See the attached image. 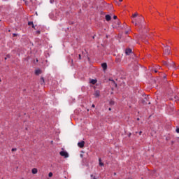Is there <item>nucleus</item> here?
Wrapping results in <instances>:
<instances>
[{
	"instance_id": "obj_1",
	"label": "nucleus",
	"mask_w": 179,
	"mask_h": 179,
	"mask_svg": "<svg viewBox=\"0 0 179 179\" xmlns=\"http://www.w3.org/2000/svg\"><path fill=\"white\" fill-rule=\"evenodd\" d=\"M145 20V18H143V16L139 15L137 19H134L132 20V23L135 24V26H139L142 22Z\"/></svg>"
},
{
	"instance_id": "obj_2",
	"label": "nucleus",
	"mask_w": 179,
	"mask_h": 179,
	"mask_svg": "<svg viewBox=\"0 0 179 179\" xmlns=\"http://www.w3.org/2000/svg\"><path fill=\"white\" fill-rule=\"evenodd\" d=\"M59 155H62L63 157L67 158L69 157V155L66 151H61Z\"/></svg>"
},
{
	"instance_id": "obj_3",
	"label": "nucleus",
	"mask_w": 179,
	"mask_h": 179,
	"mask_svg": "<svg viewBox=\"0 0 179 179\" xmlns=\"http://www.w3.org/2000/svg\"><path fill=\"white\" fill-rule=\"evenodd\" d=\"M170 52H171V48L169 46H166L164 53L166 54V55H170Z\"/></svg>"
},
{
	"instance_id": "obj_4",
	"label": "nucleus",
	"mask_w": 179,
	"mask_h": 179,
	"mask_svg": "<svg viewBox=\"0 0 179 179\" xmlns=\"http://www.w3.org/2000/svg\"><path fill=\"white\" fill-rule=\"evenodd\" d=\"M78 146L79 148H83V146H85V141L79 142V143H78Z\"/></svg>"
},
{
	"instance_id": "obj_5",
	"label": "nucleus",
	"mask_w": 179,
	"mask_h": 179,
	"mask_svg": "<svg viewBox=\"0 0 179 179\" xmlns=\"http://www.w3.org/2000/svg\"><path fill=\"white\" fill-rule=\"evenodd\" d=\"M132 52V50L131 49H127L125 51L126 55H129V54H131Z\"/></svg>"
},
{
	"instance_id": "obj_6",
	"label": "nucleus",
	"mask_w": 179,
	"mask_h": 179,
	"mask_svg": "<svg viewBox=\"0 0 179 179\" xmlns=\"http://www.w3.org/2000/svg\"><path fill=\"white\" fill-rule=\"evenodd\" d=\"M94 96H95V97H99L100 96V91H95Z\"/></svg>"
},
{
	"instance_id": "obj_7",
	"label": "nucleus",
	"mask_w": 179,
	"mask_h": 179,
	"mask_svg": "<svg viewBox=\"0 0 179 179\" xmlns=\"http://www.w3.org/2000/svg\"><path fill=\"white\" fill-rule=\"evenodd\" d=\"M38 171L37 169H36V168H34V169H32V170H31L32 174H37Z\"/></svg>"
},
{
	"instance_id": "obj_8",
	"label": "nucleus",
	"mask_w": 179,
	"mask_h": 179,
	"mask_svg": "<svg viewBox=\"0 0 179 179\" xmlns=\"http://www.w3.org/2000/svg\"><path fill=\"white\" fill-rule=\"evenodd\" d=\"M106 20H107V22H110V20H111V16H110V15H106Z\"/></svg>"
},
{
	"instance_id": "obj_9",
	"label": "nucleus",
	"mask_w": 179,
	"mask_h": 179,
	"mask_svg": "<svg viewBox=\"0 0 179 179\" xmlns=\"http://www.w3.org/2000/svg\"><path fill=\"white\" fill-rule=\"evenodd\" d=\"M35 75H41V70L40 69H36L35 71Z\"/></svg>"
},
{
	"instance_id": "obj_10",
	"label": "nucleus",
	"mask_w": 179,
	"mask_h": 179,
	"mask_svg": "<svg viewBox=\"0 0 179 179\" xmlns=\"http://www.w3.org/2000/svg\"><path fill=\"white\" fill-rule=\"evenodd\" d=\"M90 83H92V85H96V83H97V80H90Z\"/></svg>"
},
{
	"instance_id": "obj_11",
	"label": "nucleus",
	"mask_w": 179,
	"mask_h": 179,
	"mask_svg": "<svg viewBox=\"0 0 179 179\" xmlns=\"http://www.w3.org/2000/svg\"><path fill=\"white\" fill-rule=\"evenodd\" d=\"M102 68L104 70L107 69V64L106 63L102 64Z\"/></svg>"
},
{
	"instance_id": "obj_12",
	"label": "nucleus",
	"mask_w": 179,
	"mask_h": 179,
	"mask_svg": "<svg viewBox=\"0 0 179 179\" xmlns=\"http://www.w3.org/2000/svg\"><path fill=\"white\" fill-rule=\"evenodd\" d=\"M99 166H104V164L103 162H101V158L99 159Z\"/></svg>"
},
{
	"instance_id": "obj_13",
	"label": "nucleus",
	"mask_w": 179,
	"mask_h": 179,
	"mask_svg": "<svg viewBox=\"0 0 179 179\" xmlns=\"http://www.w3.org/2000/svg\"><path fill=\"white\" fill-rule=\"evenodd\" d=\"M139 15V14H138V13H135L134 14H133L132 17L133 19H135V17H138Z\"/></svg>"
},
{
	"instance_id": "obj_14",
	"label": "nucleus",
	"mask_w": 179,
	"mask_h": 179,
	"mask_svg": "<svg viewBox=\"0 0 179 179\" xmlns=\"http://www.w3.org/2000/svg\"><path fill=\"white\" fill-rule=\"evenodd\" d=\"M175 65H176V63H174V62H171L169 64V66H172V68H173Z\"/></svg>"
},
{
	"instance_id": "obj_15",
	"label": "nucleus",
	"mask_w": 179,
	"mask_h": 179,
	"mask_svg": "<svg viewBox=\"0 0 179 179\" xmlns=\"http://www.w3.org/2000/svg\"><path fill=\"white\" fill-rule=\"evenodd\" d=\"M29 26H32V27L34 29V24L33 23V22H28Z\"/></svg>"
},
{
	"instance_id": "obj_16",
	"label": "nucleus",
	"mask_w": 179,
	"mask_h": 179,
	"mask_svg": "<svg viewBox=\"0 0 179 179\" xmlns=\"http://www.w3.org/2000/svg\"><path fill=\"white\" fill-rule=\"evenodd\" d=\"M41 85H44V78H41Z\"/></svg>"
},
{
	"instance_id": "obj_17",
	"label": "nucleus",
	"mask_w": 179,
	"mask_h": 179,
	"mask_svg": "<svg viewBox=\"0 0 179 179\" xmlns=\"http://www.w3.org/2000/svg\"><path fill=\"white\" fill-rule=\"evenodd\" d=\"M111 82H113V83L115 85V87H117V84L115 83V82L114 81V80H110Z\"/></svg>"
},
{
	"instance_id": "obj_18",
	"label": "nucleus",
	"mask_w": 179,
	"mask_h": 179,
	"mask_svg": "<svg viewBox=\"0 0 179 179\" xmlns=\"http://www.w3.org/2000/svg\"><path fill=\"white\" fill-rule=\"evenodd\" d=\"M164 65H166V66H169V64L167 63V62H164Z\"/></svg>"
},
{
	"instance_id": "obj_19",
	"label": "nucleus",
	"mask_w": 179,
	"mask_h": 179,
	"mask_svg": "<svg viewBox=\"0 0 179 179\" xmlns=\"http://www.w3.org/2000/svg\"><path fill=\"white\" fill-rule=\"evenodd\" d=\"M110 104L111 106H114V101H110Z\"/></svg>"
},
{
	"instance_id": "obj_20",
	"label": "nucleus",
	"mask_w": 179,
	"mask_h": 179,
	"mask_svg": "<svg viewBox=\"0 0 179 179\" xmlns=\"http://www.w3.org/2000/svg\"><path fill=\"white\" fill-rule=\"evenodd\" d=\"M48 176H49V177H52V172H50Z\"/></svg>"
},
{
	"instance_id": "obj_21",
	"label": "nucleus",
	"mask_w": 179,
	"mask_h": 179,
	"mask_svg": "<svg viewBox=\"0 0 179 179\" xmlns=\"http://www.w3.org/2000/svg\"><path fill=\"white\" fill-rule=\"evenodd\" d=\"M12 152H16L17 149L16 148H12Z\"/></svg>"
},
{
	"instance_id": "obj_22",
	"label": "nucleus",
	"mask_w": 179,
	"mask_h": 179,
	"mask_svg": "<svg viewBox=\"0 0 179 179\" xmlns=\"http://www.w3.org/2000/svg\"><path fill=\"white\" fill-rule=\"evenodd\" d=\"M173 68H174V69H178V66H176V65L174 66Z\"/></svg>"
},
{
	"instance_id": "obj_23",
	"label": "nucleus",
	"mask_w": 179,
	"mask_h": 179,
	"mask_svg": "<svg viewBox=\"0 0 179 179\" xmlns=\"http://www.w3.org/2000/svg\"><path fill=\"white\" fill-rule=\"evenodd\" d=\"M79 59H82V56L80 55H78Z\"/></svg>"
},
{
	"instance_id": "obj_24",
	"label": "nucleus",
	"mask_w": 179,
	"mask_h": 179,
	"mask_svg": "<svg viewBox=\"0 0 179 179\" xmlns=\"http://www.w3.org/2000/svg\"><path fill=\"white\" fill-rule=\"evenodd\" d=\"M176 132L179 134V128L176 129Z\"/></svg>"
},
{
	"instance_id": "obj_25",
	"label": "nucleus",
	"mask_w": 179,
	"mask_h": 179,
	"mask_svg": "<svg viewBox=\"0 0 179 179\" xmlns=\"http://www.w3.org/2000/svg\"><path fill=\"white\" fill-rule=\"evenodd\" d=\"M13 37H16V36H17V34H13Z\"/></svg>"
},
{
	"instance_id": "obj_26",
	"label": "nucleus",
	"mask_w": 179,
	"mask_h": 179,
	"mask_svg": "<svg viewBox=\"0 0 179 179\" xmlns=\"http://www.w3.org/2000/svg\"><path fill=\"white\" fill-rule=\"evenodd\" d=\"M113 19H117V15H114Z\"/></svg>"
},
{
	"instance_id": "obj_27",
	"label": "nucleus",
	"mask_w": 179,
	"mask_h": 179,
	"mask_svg": "<svg viewBox=\"0 0 179 179\" xmlns=\"http://www.w3.org/2000/svg\"><path fill=\"white\" fill-rule=\"evenodd\" d=\"M92 107L93 108H94V107H95L94 104H92Z\"/></svg>"
},
{
	"instance_id": "obj_28",
	"label": "nucleus",
	"mask_w": 179,
	"mask_h": 179,
	"mask_svg": "<svg viewBox=\"0 0 179 179\" xmlns=\"http://www.w3.org/2000/svg\"><path fill=\"white\" fill-rule=\"evenodd\" d=\"M139 135H142V131H140V132H139Z\"/></svg>"
},
{
	"instance_id": "obj_29",
	"label": "nucleus",
	"mask_w": 179,
	"mask_h": 179,
	"mask_svg": "<svg viewBox=\"0 0 179 179\" xmlns=\"http://www.w3.org/2000/svg\"><path fill=\"white\" fill-rule=\"evenodd\" d=\"M37 33H38V34H40V31H37Z\"/></svg>"
},
{
	"instance_id": "obj_30",
	"label": "nucleus",
	"mask_w": 179,
	"mask_h": 179,
	"mask_svg": "<svg viewBox=\"0 0 179 179\" xmlns=\"http://www.w3.org/2000/svg\"><path fill=\"white\" fill-rule=\"evenodd\" d=\"M80 157H83V155L81 154V155H80Z\"/></svg>"
},
{
	"instance_id": "obj_31",
	"label": "nucleus",
	"mask_w": 179,
	"mask_h": 179,
	"mask_svg": "<svg viewBox=\"0 0 179 179\" xmlns=\"http://www.w3.org/2000/svg\"><path fill=\"white\" fill-rule=\"evenodd\" d=\"M162 67H160V66H158V69H160Z\"/></svg>"
},
{
	"instance_id": "obj_32",
	"label": "nucleus",
	"mask_w": 179,
	"mask_h": 179,
	"mask_svg": "<svg viewBox=\"0 0 179 179\" xmlns=\"http://www.w3.org/2000/svg\"><path fill=\"white\" fill-rule=\"evenodd\" d=\"M109 111H111V108H109Z\"/></svg>"
},
{
	"instance_id": "obj_33",
	"label": "nucleus",
	"mask_w": 179,
	"mask_h": 179,
	"mask_svg": "<svg viewBox=\"0 0 179 179\" xmlns=\"http://www.w3.org/2000/svg\"><path fill=\"white\" fill-rule=\"evenodd\" d=\"M120 1V2H122V0H119Z\"/></svg>"
},
{
	"instance_id": "obj_34",
	"label": "nucleus",
	"mask_w": 179,
	"mask_h": 179,
	"mask_svg": "<svg viewBox=\"0 0 179 179\" xmlns=\"http://www.w3.org/2000/svg\"><path fill=\"white\" fill-rule=\"evenodd\" d=\"M155 73H157V70H155Z\"/></svg>"
},
{
	"instance_id": "obj_35",
	"label": "nucleus",
	"mask_w": 179,
	"mask_h": 179,
	"mask_svg": "<svg viewBox=\"0 0 179 179\" xmlns=\"http://www.w3.org/2000/svg\"><path fill=\"white\" fill-rule=\"evenodd\" d=\"M137 120L139 121V118H137Z\"/></svg>"
},
{
	"instance_id": "obj_36",
	"label": "nucleus",
	"mask_w": 179,
	"mask_h": 179,
	"mask_svg": "<svg viewBox=\"0 0 179 179\" xmlns=\"http://www.w3.org/2000/svg\"><path fill=\"white\" fill-rule=\"evenodd\" d=\"M8 57L9 58V57H10V56H9V55H8Z\"/></svg>"
},
{
	"instance_id": "obj_37",
	"label": "nucleus",
	"mask_w": 179,
	"mask_h": 179,
	"mask_svg": "<svg viewBox=\"0 0 179 179\" xmlns=\"http://www.w3.org/2000/svg\"><path fill=\"white\" fill-rule=\"evenodd\" d=\"M93 179H96V178L94 177Z\"/></svg>"
},
{
	"instance_id": "obj_38",
	"label": "nucleus",
	"mask_w": 179,
	"mask_h": 179,
	"mask_svg": "<svg viewBox=\"0 0 179 179\" xmlns=\"http://www.w3.org/2000/svg\"><path fill=\"white\" fill-rule=\"evenodd\" d=\"M91 177H93V175H92Z\"/></svg>"
},
{
	"instance_id": "obj_39",
	"label": "nucleus",
	"mask_w": 179,
	"mask_h": 179,
	"mask_svg": "<svg viewBox=\"0 0 179 179\" xmlns=\"http://www.w3.org/2000/svg\"><path fill=\"white\" fill-rule=\"evenodd\" d=\"M5 59H6V57L5 58Z\"/></svg>"
},
{
	"instance_id": "obj_40",
	"label": "nucleus",
	"mask_w": 179,
	"mask_h": 179,
	"mask_svg": "<svg viewBox=\"0 0 179 179\" xmlns=\"http://www.w3.org/2000/svg\"><path fill=\"white\" fill-rule=\"evenodd\" d=\"M0 82H1V79H0Z\"/></svg>"
}]
</instances>
